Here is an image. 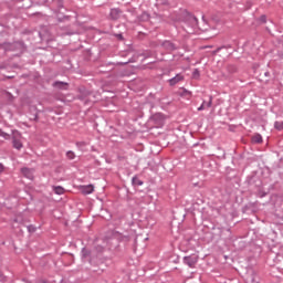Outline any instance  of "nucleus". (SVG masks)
Instances as JSON below:
<instances>
[{
	"label": "nucleus",
	"mask_w": 283,
	"mask_h": 283,
	"mask_svg": "<svg viewBox=\"0 0 283 283\" xmlns=\"http://www.w3.org/2000/svg\"><path fill=\"white\" fill-rule=\"evenodd\" d=\"M252 143H256V144L262 143V135H260V134L253 135L252 136Z\"/></svg>",
	"instance_id": "obj_9"
},
{
	"label": "nucleus",
	"mask_w": 283,
	"mask_h": 283,
	"mask_svg": "<svg viewBox=\"0 0 283 283\" xmlns=\"http://www.w3.org/2000/svg\"><path fill=\"white\" fill-rule=\"evenodd\" d=\"M205 109V103L198 108V112H202Z\"/></svg>",
	"instance_id": "obj_20"
},
{
	"label": "nucleus",
	"mask_w": 283,
	"mask_h": 283,
	"mask_svg": "<svg viewBox=\"0 0 283 283\" xmlns=\"http://www.w3.org/2000/svg\"><path fill=\"white\" fill-rule=\"evenodd\" d=\"M179 81H182V76L177 75L176 77L170 80V85H176V83H179Z\"/></svg>",
	"instance_id": "obj_11"
},
{
	"label": "nucleus",
	"mask_w": 283,
	"mask_h": 283,
	"mask_svg": "<svg viewBox=\"0 0 283 283\" xmlns=\"http://www.w3.org/2000/svg\"><path fill=\"white\" fill-rule=\"evenodd\" d=\"M90 251L87 249H82V258L85 260V258H88Z\"/></svg>",
	"instance_id": "obj_14"
},
{
	"label": "nucleus",
	"mask_w": 283,
	"mask_h": 283,
	"mask_svg": "<svg viewBox=\"0 0 283 283\" xmlns=\"http://www.w3.org/2000/svg\"><path fill=\"white\" fill-rule=\"evenodd\" d=\"M144 182H143V180H140L139 178H133L132 179V185H133V187H142V185H143Z\"/></svg>",
	"instance_id": "obj_8"
},
{
	"label": "nucleus",
	"mask_w": 283,
	"mask_h": 283,
	"mask_svg": "<svg viewBox=\"0 0 283 283\" xmlns=\"http://www.w3.org/2000/svg\"><path fill=\"white\" fill-rule=\"evenodd\" d=\"M120 15V11H118V9H112L111 10V18L116 20L118 19V17Z\"/></svg>",
	"instance_id": "obj_7"
},
{
	"label": "nucleus",
	"mask_w": 283,
	"mask_h": 283,
	"mask_svg": "<svg viewBox=\"0 0 283 283\" xmlns=\"http://www.w3.org/2000/svg\"><path fill=\"white\" fill-rule=\"evenodd\" d=\"M21 135L19 132L13 133V147L14 149H22L23 148V143H21Z\"/></svg>",
	"instance_id": "obj_2"
},
{
	"label": "nucleus",
	"mask_w": 283,
	"mask_h": 283,
	"mask_svg": "<svg viewBox=\"0 0 283 283\" xmlns=\"http://www.w3.org/2000/svg\"><path fill=\"white\" fill-rule=\"evenodd\" d=\"M252 283H260V282H258V281H255V280H252Z\"/></svg>",
	"instance_id": "obj_24"
},
{
	"label": "nucleus",
	"mask_w": 283,
	"mask_h": 283,
	"mask_svg": "<svg viewBox=\"0 0 283 283\" xmlns=\"http://www.w3.org/2000/svg\"><path fill=\"white\" fill-rule=\"evenodd\" d=\"M261 20L263 21V23H266V17L265 15H262Z\"/></svg>",
	"instance_id": "obj_21"
},
{
	"label": "nucleus",
	"mask_w": 283,
	"mask_h": 283,
	"mask_svg": "<svg viewBox=\"0 0 283 283\" xmlns=\"http://www.w3.org/2000/svg\"><path fill=\"white\" fill-rule=\"evenodd\" d=\"M274 127H275V129L282 130L283 129V122H275Z\"/></svg>",
	"instance_id": "obj_13"
},
{
	"label": "nucleus",
	"mask_w": 283,
	"mask_h": 283,
	"mask_svg": "<svg viewBox=\"0 0 283 283\" xmlns=\"http://www.w3.org/2000/svg\"><path fill=\"white\" fill-rule=\"evenodd\" d=\"M184 264H187L190 269H193L198 264V258L196 255H189L184 258Z\"/></svg>",
	"instance_id": "obj_1"
},
{
	"label": "nucleus",
	"mask_w": 283,
	"mask_h": 283,
	"mask_svg": "<svg viewBox=\"0 0 283 283\" xmlns=\"http://www.w3.org/2000/svg\"><path fill=\"white\" fill-rule=\"evenodd\" d=\"M21 174H22V176H25L28 178V177L32 176V174H34V170L29 169V168H22Z\"/></svg>",
	"instance_id": "obj_6"
},
{
	"label": "nucleus",
	"mask_w": 283,
	"mask_h": 283,
	"mask_svg": "<svg viewBox=\"0 0 283 283\" xmlns=\"http://www.w3.org/2000/svg\"><path fill=\"white\" fill-rule=\"evenodd\" d=\"M66 158H67V160H74L76 158V154H74V151H72V150H69L66 153Z\"/></svg>",
	"instance_id": "obj_10"
},
{
	"label": "nucleus",
	"mask_w": 283,
	"mask_h": 283,
	"mask_svg": "<svg viewBox=\"0 0 283 283\" xmlns=\"http://www.w3.org/2000/svg\"><path fill=\"white\" fill-rule=\"evenodd\" d=\"M8 281V277L3 275V272L0 271V282L6 283Z\"/></svg>",
	"instance_id": "obj_15"
},
{
	"label": "nucleus",
	"mask_w": 283,
	"mask_h": 283,
	"mask_svg": "<svg viewBox=\"0 0 283 283\" xmlns=\"http://www.w3.org/2000/svg\"><path fill=\"white\" fill-rule=\"evenodd\" d=\"M80 191L84 193V196H90V193H94V186L93 185L81 186Z\"/></svg>",
	"instance_id": "obj_3"
},
{
	"label": "nucleus",
	"mask_w": 283,
	"mask_h": 283,
	"mask_svg": "<svg viewBox=\"0 0 283 283\" xmlns=\"http://www.w3.org/2000/svg\"><path fill=\"white\" fill-rule=\"evenodd\" d=\"M3 171V165L0 164V174Z\"/></svg>",
	"instance_id": "obj_22"
},
{
	"label": "nucleus",
	"mask_w": 283,
	"mask_h": 283,
	"mask_svg": "<svg viewBox=\"0 0 283 283\" xmlns=\"http://www.w3.org/2000/svg\"><path fill=\"white\" fill-rule=\"evenodd\" d=\"M53 87H56L57 90H67V83H65V82H55L53 84Z\"/></svg>",
	"instance_id": "obj_4"
},
{
	"label": "nucleus",
	"mask_w": 283,
	"mask_h": 283,
	"mask_svg": "<svg viewBox=\"0 0 283 283\" xmlns=\"http://www.w3.org/2000/svg\"><path fill=\"white\" fill-rule=\"evenodd\" d=\"M207 107H211V99H210L209 103L207 104Z\"/></svg>",
	"instance_id": "obj_23"
},
{
	"label": "nucleus",
	"mask_w": 283,
	"mask_h": 283,
	"mask_svg": "<svg viewBox=\"0 0 283 283\" xmlns=\"http://www.w3.org/2000/svg\"><path fill=\"white\" fill-rule=\"evenodd\" d=\"M13 222H15L17 224H23V217H21V214L18 216L17 218L13 219Z\"/></svg>",
	"instance_id": "obj_12"
},
{
	"label": "nucleus",
	"mask_w": 283,
	"mask_h": 283,
	"mask_svg": "<svg viewBox=\"0 0 283 283\" xmlns=\"http://www.w3.org/2000/svg\"><path fill=\"white\" fill-rule=\"evenodd\" d=\"M190 21L193 23V25H198V19H196L195 17H191Z\"/></svg>",
	"instance_id": "obj_17"
},
{
	"label": "nucleus",
	"mask_w": 283,
	"mask_h": 283,
	"mask_svg": "<svg viewBox=\"0 0 283 283\" xmlns=\"http://www.w3.org/2000/svg\"><path fill=\"white\" fill-rule=\"evenodd\" d=\"M193 76L196 77V76H200V72H198V70H196L195 72H193Z\"/></svg>",
	"instance_id": "obj_19"
},
{
	"label": "nucleus",
	"mask_w": 283,
	"mask_h": 283,
	"mask_svg": "<svg viewBox=\"0 0 283 283\" xmlns=\"http://www.w3.org/2000/svg\"><path fill=\"white\" fill-rule=\"evenodd\" d=\"M53 191L57 196H63L65 193V189L61 186L53 187Z\"/></svg>",
	"instance_id": "obj_5"
},
{
	"label": "nucleus",
	"mask_w": 283,
	"mask_h": 283,
	"mask_svg": "<svg viewBox=\"0 0 283 283\" xmlns=\"http://www.w3.org/2000/svg\"><path fill=\"white\" fill-rule=\"evenodd\" d=\"M28 231H29V233H34V231H36V227H34V226H28Z\"/></svg>",
	"instance_id": "obj_16"
},
{
	"label": "nucleus",
	"mask_w": 283,
	"mask_h": 283,
	"mask_svg": "<svg viewBox=\"0 0 283 283\" xmlns=\"http://www.w3.org/2000/svg\"><path fill=\"white\" fill-rule=\"evenodd\" d=\"M0 136H2L3 138H6V136H8V134L3 133V130L0 129Z\"/></svg>",
	"instance_id": "obj_18"
}]
</instances>
